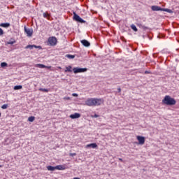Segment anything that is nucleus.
I'll list each match as a JSON object with an SVG mask.
<instances>
[{
  "mask_svg": "<svg viewBox=\"0 0 179 179\" xmlns=\"http://www.w3.org/2000/svg\"><path fill=\"white\" fill-rule=\"evenodd\" d=\"M117 90L119 93H121V88H118Z\"/></svg>",
  "mask_w": 179,
  "mask_h": 179,
  "instance_id": "obj_32",
  "label": "nucleus"
},
{
  "mask_svg": "<svg viewBox=\"0 0 179 179\" xmlns=\"http://www.w3.org/2000/svg\"><path fill=\"white\" fill-rule=\"evenodd\" d=\"M0 36H3V30L0 28Z\"/></svg>",
  "mask_w": 179,
  "mask_h": 179,
  "instance_id": "obj_29",
  "label": "nucleus"
},
{
  "mask_svg": "<svg viewBox=\"0 0 179 179\" xmlns=\"http://www.w3.org/2000/svg\"><path fill=\"white\" fill-rule=\"evenodd\" d=\"M69 156L73 157V156H76V153H70Z\"/></svg>",
  "mask_w": 179,
  "mask_h": 179,
  "instance_id": "obj_30",
  "label": "nucleus"
},
{
  "mask_svg": "<svg viewBox=\"0 0 179 179\" xmlns=\"http://www.w3.org/2000/svg\"><path fill=\"white\" fill-rule=\"evenodd\" d=\"M45 68H47L48 69H51V66H47V67H45Z\"/></svg>",
  "mask_w": 179,
  "mask_h": 179,
  "instance_id": "obj_34",
  "label": "nucleus"
},
{
  "mask_svg": "<svg viewBox=\"0 0 179 179\" xmlns=\"http://www.w3.org/2000/svg\"><path fill=\"white\" fill-rule=\"evenodd\" d=\"M47 169L49 171H54L55 170H56V166H47Z\"/></svg>",
  "mask_w": 179,
  "mask_h": 179,
  "instance_id": "obj_14",
  "label": "nucleus"
},
{
  "mask_svg": "<svg viewBox=\"0 0 179 179\" xmlns=\"http://www.w3.org/2000/svg\"><path fill=\"white\" fill-rule=\"evenodd\" d=\"M1 27H9L10 26V23H2L0 24Z\"/></svg>",
  "mask_w": 179,
  "mask_h": 179,
  "instance_id": "obj_16",
  "label": "nucleus"
},
{
  "mask_svg": "<svg viewBox=\"0 0 179 179\" xmlns=\"http://www.w3.org/2000/svg\"><path fill=\"white\" fill-rule=\"evenodd\" d=\"M0 117H1V113H0Z\"/></svg>",
  "mask_w": 179,
  "mask_h": 179,
  "instance_id": "obj_41",
  "label": "nucleus"
},
{
  "mask_svg": "<svg viewBox=\"0 0 179 179\" xmlns=\"http://www.w3.org/2000/svg\"><path fill=\"white\" fill-rule=\"evenodd\" d=\"M157 10H162L164 12H167L168 13H173V10L169 8H162V7H157Z\"/></svg>",
  "mask_w": 179,
  "mask_h": 179,
  "instance_id": "obj_9",
  "label": "nucleus"
},
{
  "mask_svg": "<svg viewBox=\"0 0 179 179\" xmlns=\"http://www.w3.org/2000/svg\"><path fill=\"white\" fill-rule=\"evenodd\" d=\"M131 28L132 30H134V31H138V28H136V26H135V24H131Z\"/></svg>",
  "mask_w": 179,
  "mask_h": 179,
  "instance_id": "obj_22",
  "label": "nucleus"
},
{
  "mask_svg": "<svg viewBox=\"0 0 179 179\" xmlns=\"http://www.w3.org/2000/svg\"><path fill=\"white\" fill-rule=\"evenodd\" d=\"M81 43L84 47H90V42H88L87 40H82Z\"/></svg>",
  "mask_w": 179,
  "mask_h": 179,
  "instance_id": "obj_12",
  "label": "nucleus"
},
{
  "mask_svg": "<svg viewBox=\"0 0 179 179\" xmlns=\"http://www.w3.org/2000/svg\"><path fill=\"white\" fill-rule=\"evenodd\" d=\"M43 17H45V19H48V20H50V14H48V12L43 13Z\"/></svg>",
  "mask_w": 179,
  "mask_h": 179,
  "instance_id": "obj_15",
  "label": "nucleus"
},
{
  "mask_svg": "<svg viewBox=\"0 0 179 179\" xmlns=\"http://www.w3.org/2000/svg\"><path fill=\"white\" fill-rule=\"evenodd\" d=\"M85 148L87 149L89 148H92V149H96L97 148V144L96 143L87 144Z\"/></svg>",
  "mask_w": 179,
  "mask_h": 179,
  "instance_id": "obj_11",
  "label": "nucleus"
},
{
  "mask_svg": "<svg viewBox=\"0 0 179 179\" xmlns=\"http://www.w3.org/2000/svg\"><path fill=\"white\" fill-rule=\"evenodd\" d=\"M56 170H65V166L64 165H58L56 166Z\"/></svg>",
  "mask_w": 179,
  "mask_h": 179,
  "instance_id": "obj_13",
  "label": "nucleus"
},
{
  "mask_svg": "<svg viewBox=\"0 0 179 179\" xmlns=\"http://www.w3.org/2000/svg\"><path fill=\"white\" fill-rule=\"evenodd\" d=\"M66 100H71V98L67 97V98H64Z\"/></svg>",
  "mask_w": 179,
  "mask_h": 179,
  "instance_id": "obj_33",
  "label": "nucleus"
},
{
  "mask_svg": "<svg viewBox=\"0 0 179 179\" xmlns=\"http://www.w3.org/2000/svg\"><path fill=\"white\" fill-rule=\"evenodd\" d=\"M39 90L40 92H45V93H48V92H50V90L45 88H40Z\"/></svg>",
  "mask_w": 179,
  "mask_h": 179,
  "instance_id": "obj_21",
  "label": "nucleus"
},
{
  "mask_svg": "<svg viewBox=\"0 0 179 179\" xmlns=\"http://www.w3.org/2000/svg\"><path fill=\"white\" fill-rule=\"evenodd\" d=\"M5 66H8V63H6V62H2V63L1 64V68H5Z\"/></svg>",
  "mask_w": 179,
  "mask_h": 179,
  "instance_id": "obj_24",
  "label": "nucleus"
},
{
  "mask_svg": "<svg viewBox=\"0 0 179 179\" xmlns=\"http://www.w3.org/2000/svg\"><path fill=\"white\" fill-rule=\"evenodd\" d=\"M72 96H73V97H78V94H76V93H73V94H72Z\"/></svg>",
  "mask_w": 179,
  "mask_h": 179,
  "instance_id": "obj_31",
  "label": "nucleus"
},
{
  "mask_svg": "<svg viewBox=\"0 0 179 179\" xmlns=\"http://www.w3.org/2000/svg\"><path fill=\"white\" fill-rule=\"evenodd\" d=\"M136 139L138 141V145H145V137L141 136H137Z\"/></svg>",
  "mask_w": 179,
  "mask_h": 179,
  "instance_id": "obj_6",
  "label": "nucleus"
},
{
  "mask_svg": "<svg viewBox=\"0 0 179 179\" xmlns=\"http://www.w3.org/2000/svg\"><path fill=\"white\" fill-rule=\"evenodd\" d=\"M34 120H36V117L34 116H30L28 118V121H29V122H33V121H34Z\"/></svg>",
  "mask_w": 179,
  "mask_h": 179,
  "instance_id": "obj_20",
  "label": "nucleus"
},
{
  "mask_svg": "<svg viewBox=\"0 0 179 179\" xmlns=\"http://www.w3.org/2000/svg\"><path fill=\"white\" fill-rule=\"evenodd\" d=\"M92 118H99V115L94 114V115H91Z\"/></svg>",
  "mask_w": 179,
  "mask_h": 179,
  "instance_id": "obj_28",
  "label": "nucleus"
},
{
  "mask_svg": "<svg viewBox=\"0 0 179 179\" xmlns=\"http://www.w3.org/2000/svg\"><path fill=\"white\" fill-rule=\"evenodd\" d=\"M160 37H161L160 35H158L157 38H160Z\"/></svg>",
  "mask_w": 179,
  "mask_h": 179,
  "instance_id": "obj_38",
  "label": "nucleus"
},
{
  "mask_svg": "<svg viewBox=\"0 0 179 179\" xmlns=\"http://www.w3.org/2000/svg\"><path fill=\"white\" fill-rule=\"evenodd\" d=\"M87 71V69L86 68H79V67H75L73 69V71L74 73H80L83 72H86Z\"/></svg>",
  "mask_w": 179,
  "mask_h": 179,
  "instance_id": "obj_3",
  "label": "nucleus"
},
{
  "mask_svg": "<svg viewBox=\"0 0 179 179\" xmlns=\"http://www.w3.org/2000/svg\"><path fill=\"white\" fill-rule=\"evenodd\" d=\"M152 10L157 11V6H152L151 7Z\"/></svg>",
  "mask_w": 179,
  "mask_h": 179,
  "instance_id": "obj_25",
  "label": "nucleus"
},
{
  "mask_svg": "<svg viewBox=\"0 0 179 179\" xmlns=\"http://www.w3.org/2000/svg\"><path fill=\"white\" fill-rule=\"evenodd\" d=\"M57 38H55V36H52L48 38V43L50 45H57Z\"/></svg>",
  "mask_w": 179,
  "mask_h": 179,
  "instance_id": "obj_5",
  "label": "nucleus"
},
{
  "mask_svg": "<svg viewBox=\"0 0 179 179\" xmlns=\"http://www.w3.org/2000/svg\"><path fill=\"white\" fill-rule=\"evenodd\" d=\"M70 118H71L72 120H75L76 118H80V114L76 113L74 114L71 115Z\"/></svg>",
  "mask_w": 179,
  "mask_h": 179,
  "instance_id": "obj_10",
  "label": "nucleus"
},
{
  "mask_svg": "<svg viewBox=\"0 0 179 179\" xmlns=\"http://www.w3.org/2000/svg\"><path fill=\"white\" fill-rule=\"evenodd\" d=\"M73 179H80V178H73Z\"/></svg>",
  "mask_w": 179,
  "mask_h": 179,
  "instance_id": "obj_37",
  "label": "nucleus"
},
{
  "mask_svg": "<svg viewBox=\"0 0 179 179\" xmlns=\"http://www.w3.org/2000/svg\"><path fill=\"white\" fill-rule=\"evenodd\" d=\"M36 66L37 68H41V69H43V68H47V66H45V65H44V64H38L36 65Z\"/></svg>",
  "mask_w": 179,
  "mask_h": 179,
  "instance_id": "obj_18",
  "label": "nucleus"
},
{
  "mask_svg": "<svg viewBox=\"0 0 179 179\" xmlns=\"http://www.w3.org/2000/svg\"><path fill=\"white\" fill-rule=\"evenodd\" d=\"M120 162H124L122 158H119Z\"/></svg>",
  "mask_w": 179,
  "mask_h": 179,
  "instance_id": "obj_35",
  "label": "nucleus"
},
{
  "mask_svg": "<svg viewBox=\"0 0 179 179\" xmlns=\"http://www.w3.org/2000/svg\"><path fill=\"white\" fill-rule=\"evenodd\" d=\"M66 57L69 59H73V58H75V55H66Z\"/></svg>",
  "mask_w": 179,
  "mask_h": 179,
  "instance_id": "obj_23",
  "label": "nucleus"
},
{
  "mask_svg": "<svg viewBox=\"0 0 179 179\" xmlns=\"http://www.w3.org/2000/svg\"><path fill=\"white\" fill-rule=\"evenodd\" d=\"M20 89H23V86L16 85V86L14 87V90H20Z\"/></svg>",
  "mask_w": 179,
  "mask_h": 179,
  "instance_id": "obj_19",
  "label": "nucleus"
},
{
  "mask_svg": "<svg viewBox=\"0 0 179 179\" xmlns=\"http://www.w3.org/2000/svg\"><path fill=\"white\" fill-rule=\"evenodd\" d=\"M162 101L166 106H175L176 103H177L176 99L171 98L170 96H166Z\"/></svg>",
  "mask_w": 179,
  "mask_h": 179,
  "instance_id": "obj_2",
  "label": "nucleus"
},
{
  "mask_svg": "<svg viewBox=\"0 0 179 179\" xmlns=\"http://www.w3.org/2000/svg\"><path fill=\"white\" fill-rule=\"evenodd\" d=\"M59 69H62L61 67H59Z\"/></svg>",
  "mask_w": 179,
  "mask_h": 179,
  "instance_id": "obj_40",
  "label": "nucleus"
},
{
  "mask_svg": "<svg viewBox=\"0 0 179 179\" xmlns=\"http://www.w3.org/2000/svg\"><path fill=\"white\" fill-rule=\"evenodd\" d=\"M1 167H3V165H0V168H1Z\"/></svg>",
  "mask_w": 179,
  "mask_h": 179,
  "instance_id": "obj_39",
  "label": "nucleus"
},
{
  "mask_svg": "<svg viewBox=\"0 0 179 179\" xmlns=\"http://www.w3.org/2000/svg\"><path fill=\"white\" fill-rule=\"evenodd\" d=\"M73 20L79 23H86V21L83 20L80 16L78 15L76 13H73Z\"/></svg>",
  "mask_w": 179,
  "mask_h": 179,
  "instance_id": "obj_4",
  "label": "nucleus"
},
{
  "mask_svg": "<svg viewBox=\"0 0 179 179\" xmlns=\"http://www.w3.org/2000/svg\"><path fill=\"white\" fill-rule=\"evenodd\" d=\"M26 50H33V48H39V50H41V46H37L36 45H28L25 47Z\"/></svg>",
  "mask_w": 179,
  "mask_h": 179,
  "instance_id": "obj_8",
  "label": "nucleus"
},
{
  "mask_svg": "<svg viewBox=\"0 0 179 179\" xmlns=\"http://www.w3.org/2000/svg\"><path fill=\"white\" fill-rule=\"evenodd\" d=\"M104 103V99L102 98H88L85 101L84 106L88 107H97L101 106Z\"/></svg>",
  "mask_w": 179,
  "mask_h": 179,
  "instance_id": "obj_1",
  "label": "nucleus"
},
{
  "mask_svg": "<svg viewBox=\"0 0 179 179\" xmlns=\"http://www.w3.org/2000/svg\"><path fill=\"white\" fill-rule=\"evenodd\" d=\"M64 72H72V66H69L66 67V70L64 71Z\"/></svg>",
  "mask_w": 179,
  "mask_h": 179,
  "instance_id": "obj_17",
  "label": "nucleus"
},
{
  "mask_svg": "<svg viewBox=\"0 0 179 179\" xmlns=\"http://www.w3.org/2000/svg\"><path fill=\"white\" fill-rule=\"evenodd\" d=\"M1 108L3 110H6V108H8V104H3L2 106H1Z\"/></svg>",
  "mask_w": 179,
  "mask_h": 179,
  "instance_id": "obj_27",
  "label": "nucleus"
},
{
  "mask_svg": "<svg viewBox=\"0 0 179 179\" xmlns=\"http://www.w3.org/2000/svg\"><path fill=\"white\" fill-rule=\"evenodd\" d=\"M24 31L27 34L28 37H31V36H33V29H27L24 27Z\"/></svg>",
  "mask_w": 179,
  "mask_h": 179,
  "instance_id": "obj_7",
  "label": "nucleus"
},
{
  "mask_svg": "<svg viewBox=\"0 0 179 179\" xmlns=\"http://www.w3.org/2000/svg\"><path fill=\"white\" fill-rule=\"evenodd\" d=\"M15 43H16V41L13 40V41H9L8 42H7V44H15Z\"/></svg>",
  "mask_w": 179,
  "mask_h": 179,
  "instance_id": "obj_26",
  "label": "nucleus"
},
{
  "mask_svg": "<svg viewBox=\"0 0 179 179\" xmlns=\"http://www.w3.org/2000/svg\"><path fill=\"white\" fill-rule=\"evenodd\" d=\"M145 74H148V73H149V71H145Z\"/></svg>",
  "mask_w": 179,
  "mask_h": 179,
  "instance_id": "obj_36",
  "label": "nucleus"
}]
</instances>
